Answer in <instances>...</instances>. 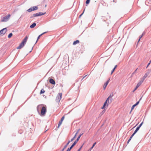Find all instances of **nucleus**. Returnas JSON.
Masks as SVG:
<instances>
[{
    "label": "nucleus",
    "mask_w": 151,
    "mask_h": 151,
    "mask_svg": "<svg viewBox=\"0 0 151 151\" xmlns=\"http://www.w3.org/2000/svg\"><path fill=\"white\" fill-rule=\"evenodd\" d=\"M65 149H64V147L63 148V149L61 151H63Z\"/></svg>",
    "instance_id": "obj_46"
},
{
    "label": "nucleus",
    "mask_w": 151,
    "mask_h": 151,
    "mask_svg": "<svg viewBox=\"0 0 151 151\" xmlns=\"http://www.w3.org/2000/svg\"><path fill=\"white\" fill-rule=\"evenodd\" d=\"M65 118L64 116H63L62 118H61V119L60 120L63 121V120Z\"/></svg>",
    "instance_id": "obj_30"
},
{
    "label": "nucleus",
    "mask_w": 151,
    "mask_h": 151,
    "mask_svg": "<svg viewBox=\"0 0 151 151\" xmlns=\"http://www.w3.org/2000/svg\"><path fill=\"white\" fill-rule=\"evenodd\" d=\"M87 76V75H86L85 76H84L83 78V79L84 78H85V77Z\"/></svg>",
    "instance_id": "obj_43"
},
{
    "label": "nucleus",
    "mask_w": 151,
    "mask_h": 151,
    "mask_svg": "<svg viewBox=\"0 0 151 151\" xmlns=\"http://www.w3.org/2000/svg\"><path fill=\"white\" fill-rule=\"evenodd\" d=\"M45 12L44 13H42L41 12H40L39 13H37L35 14H34L33 15V17H36L37 16H41L42 15H43L45 14Z\"/></svg>",
    "instance_id": "obj_4"
},
{
    "label": "nucleus",
    "mask_w": 151,
    "mask_h": 151,
    "mask_svg": "<svg viewBox=\"0 0 151 151\" xmlns=\"http://www.w3.org/2000/svg\"><path fill=\"white\" fill-rule=\"evenodd\" d=\"M139 127H137V128H136V129H137V130H139Z\"/></svg>",
    "instance_id": "obj_40"
},
{
    "label": "nucleus",
    "mask_w": 151,
    "mask_h": 151,
    "mask_svg": "<svg viewBox=\"0 0 151 151\" xmlns=\"http://www.w3.org/2000/svg\"><path fill=\"white\" fill-rule=\"evenodd\" d=\"M82 146H82L80 148H81H81H82Z\"/></svg>",
    "instance_id": "obj_48"
},
{
    "label": "nucleus",
    "mask_w": 151,
    "mask_h": 151,
    "mask_svg": "<svg viewBox=\"0 0 151 151\" xmlns=\"http://www.w3.org/2000/svg\"><path fill=\"white\" fill-rule=\"evenodd\" d=\"M90 0H87L86 1V4H88L89 3Z\"/></svg>",
    "instance_id": "obj_28"
},
{
    "label": "nucleus",
    "mask_w": 151,
    "mask_h": 151,
    "mask_svg": "<svg viewBox=\"0 0 151 151\" xmlns=\"http://www.w3.org/2000/svg\"><path fill=\"white\" fill-rule=\"evenodd\" d=\"M151 63V60L149 61V63L148 64L147 68V67L150 64V63Z\"/></svg>",
    "instance_id": "obj_32"
},
{
    "label": "nucleus",
    "mask_w": 151,
    "mask_h": 151,
    "mask_svg": "<svg viewBox=\"0 0 151 151\" xmlns=\"http://www.w3.org/2000/svg\"><path fill=\"white\" fill-rule=\"evenodd\" d=\"M84 11H85V9L83 11V13L81 14L80 16H79V17L80 18L81 16L83 15V13H84Z\"/></svg>",
    "instance_id": "obj_36"
},
{
    "label": "nucleus",
    "mask_w": 151,
    "mask_h": 151,
    "mask_svg": "<svg viewBox=\"0 0 151 151\" xmlns=\"http://www.w3.org/2000/svg\"><path fill=\"white\" fill-rule=\"evenodd\" d=\"M10 16H11L10 14H8V16H7L6 17H4L3 18L4 19L3 20H2L1 21L2 22H4L6 19H7L8 18H10Z\"/></svg>",
    "instance_id": "obj_7"
},
{
    "label": "nucleus",
    "mask_w": 151,
    "mask_h": 151,
    "mask_svg": "<svg viewBox=\"0 0 151 151\" xmlns=\"http://www.w3.org/2000/svg\"><path fill=\"white\" fill-rule=\"evenodd\" d=\"M62 122H63V121H62L61 120H60L58 124V128H59V127L62 124Z\"/></svg>",
    "instance_id": "obj_16"
},
{
    "label": "nucleus",
    "mask_w": 151,
    "mask_h": 151,
    "mask_svg": "<svg viewBox=\"0 0 151 151\" xmlns=\"http://www.w3.org/2000/svg\"><path fill=\"white\" fill-rule=\"evenodd\" d=\"M137 69H138L137 68L136 70L134 72V73H135L136 72V71L137 70Z\"/></svg>",
    "instance_id": "obj_44"
},
{
    "label": "nucleus",
    "mask_w": 151,
    "mask_h": 151,
    "mask_svg": "<svg viewBox=\"0 0 151 151\" xmlns=\"http://www.w3.org/2000/svg\"><path fill=\"white\" fill-rule=\"evenodd\" d=\"M143 82L142 81L140 80L139 82L137 84L136 87H137V88H138L142 83Z\"/></svg>",
    "instance_id": "obj_13"
},
{
    "label": "nucleus",
    "mask_w": 151,
    "mask_h": 151,
    "mask_svg": "<svg viewBox=\"0 0 151 151\" xmlns=\"http://www.w3.org/2000/svg\"><path fill=\"white\" fill-rule=\"evenodd\" d=\"M36 25V23L35 22H34L30 26V27L31 28H33Z\"/></svg>",
    "instance_id": "obj_12"
},
{
    "label": "nucleus",
    "mask_w": 151,
    "mask_h": 151,
    "mask_svg": "<svg viewBox=\"0 0 151 151\" xmlns=\"http://www.w3.org/2000/svg\"><path fill=\"white\" fill-rule=\"evenodd\" d=\"M79 130H78V131L76 132V133L75 136H74V137H73V139H75V138H76V135H77V134H78V131H79Z\"/></svg>",
    "instance_id": "obj_20"
},
{
    "label": "nucleus",
    "mask_w": 151,
    "mask_h": 151,
    "mask_svg": "<svg viewBox=\"0 0 151 151\" xmlns=\"http://www.w3.org/2000/svg\"><path fill=\"white\" fill-rule=\"evenodd\" d=\"M76 143L74 142L73 143L72 145L71 146V147H74V146L76 145Z\"/></svg>",
    "instance_id": "obj_27"
},
{
    "label": "nucleus",
    "mask_w": 151,
    "mask_h": 151,
    "mask_svg": "<svg viewBox=\"0 0 151 151\" xmlns=\"http://www.w3.org/2000/svg\"><path fill=\"white\" fill-rule=\"evenodd\" d=\"M136 131H137L138 130H137V129H136L135 130Z\"/></svg>",
    "instance_id": "obj_49"
},
{
    "label": "nucleus",
    "mask_w": 151,
    "mask_h": 151,
    "mask_svg": "<svg viewBox=\"0 0 151 151\" xmlns=\"http://www.w3.org/2000/svg\"><path fill=\"white\" fill-rule=\"evenodd\" d=\"M110 98V96H109L108 98L106 100V101H107L108 102H109V98Z\"/></svg>",
    "instance_id": "obj_29"
},
{
    "label": "nucleus",
    "mask_w": 151,
    "mask_h": 151,
    "mask_svg": "<svg viewBox=\"0 0 151 151\" xmlns=\"http://www.w3.org/2000/svg\"><path fill=\"white\" fill-rule=\"evenodd\" d=\"M78 141H79V140H77V139L76 140H75V142H75V143H77V142H78Z\"/></svg>",
    "instance_id": "obj_38"
},
{
    "label": "nucleus",
    "mask_w": 151,
    "mask_h": 151,
    "mask_svg": "<svg viewBox=\"0 0 151 151\" xmlns=\"http://www.w3.org/2000/svg\"><path fill=\"white\" fill-rule=\"evenodd\" d=\"M105 106H105V105H103V106L102 107L101 109H104L105 108Z\"/></svg>",
    "instance_id": "obj_37"
},
{
    "label": "nucleus",
    "mask_w": 151,
    "mask_h": 151,
    "mask_svg": "<svg viewBox=\"0 0 151 151\" xmlns=\"http://www.w3.org/2000/svg\"><path fill=\"white\" fill-rule=\"evenodd\" d=\"M109 96H110V97H111L112 96H111V95H110Z\"/></svg>",
    "instance_id": "obj_47"
},
{
    "label": "nucleus",
    "mask_w": 151,
    "mask_h": 151,
    "mask_svg": "<svg viewBox=\"0 0 151 151\" xmlns=\"http://www.w3.org/2000/svg\"><path fill=\"white\" fill-rule=\"evenodd\" d=\"M46 32H43V33H42V34H40V35H39V36L38 37H37V41L36 42V43L37 42L38 40L40 39V37L41 36H42V35H43V34H45V33Z\"/></svg>",
    "instance_id": "obj_11"
},
{
    "label": "nucleus",
    "mask_w": 151,
    "mask_h": 151,
    "mask_svg": "<svg viewBox=\"0 0 151 151\" xmlns=\"http://www.w3.org/2000/svg\"><path fill=\"white\" fill-rule=\"evenodd\" d=\"M74 140V139H73V138H72V139H71V141H71V142H72V141H73V140Z\"/></svg>",
    "instance_id": "obj_41"
},
{
    "label": "nucleus",
    "mask_w": 151,
    "mask_h": 151,
    "mask_svg": "<svg viewBox=\"0 0 151 151\" xmlns=\"http://www.w3.org/2000/svg\"><path fill=\"white\" fill-rule=\"evenodd\" d=\"M33 9H32V8H30V9H28L27 10V11L28 12H30L32 11H33Z\"/></svg>",
    "instance_id": "obj_17"
},
{
    "label": "nucleus",
    "mask_w": 151,
    "mask_h": 151,
    "mask_svg": "<svg viewBox=\"0 0 151 151\" xmlns=\"http://www.w3.org/2000/svg\"><path fill=\"white\" fill-rule=\"evenodd\" d=\"M108 102V101H106L104 102V105H105V106H106V104H107V103Z\"/></svg>",
    "instance_id": "obj_34"
},
{
    "label": "nucleus",
    "mask_w": 151,
    "mask_h": 151,
    "mask_svg": "<svg viewBox=\"0 0 151 151\" xmlns=\"http://www.w3.org/2000/svg\"><path fill=\"white\" fill-rule=\"evenodd\" d=\"M117 66V65H116L115 66V67H114V69H115L116 68Z\"/></svg>",
    "instance_id": "obj_39"
},
{
    "label": "nucleus",
    "mask_w": 151,
    "mask_h": 151,
    "mask_svg": "<svg viewBox=\"0 0 151 151\" xmlns=\"http://www.w3.org/2000/svg\"><path fill=\"white\" fill-rule=\"evenodd\" d=\"M147 76L148 74L147 73H145L143 77L141 79V80L143 82L145 79L147 77Z\"/></svg>",
    "instance_id": "obj_10"
},
{
    "label": "nucleus",
    "mask_w": 151,
    "mask_h": 151,
    "mask_svg": "<svg viewBox=\"0 0 151 151\" xmlns=\"http://www.w3.org/2000/svg\"><path fill=\"white\" fill-rule=\"evenodd\" d=\"M139 101L137 102L135 104L133 105L132 106L131 108V110L130 112V113H131L132 111L134 109V107L139 104Z\"/></svg>",
    "instance_id": "obj_6"
},
{
    "label": "nucleus",
    "mask_w": 151,
    "mask_h": 151,
    "mask_svg": "<svg viewBox=\"0 0 151 151\" xmlns=\"http://www.w3.org/2000/svg\"><path fill=\"white\" fill-rule=\"evenodd\" d=\"M73 147H71V146L70 147V148H69L66 151H70V150L72 149V148Z\"/></svg>",
    "instance_id": "obj_26"
},
{
    "label": "nucleus",
    "mask_w": 151,
    "mask_h": 151,
    "mask_svg": "<svg viewBox=\"0 0 151 151\" xmlns=\"http://www.w3.org/2000/svg\"><path fill=\"white\" fill-rule=\"evenodd\" d=\"M32 8L33 11L36 10L38 9V7L36 6H33Z\"/></svg>",
    "instance_id": "obj_18"
},
{
    "label": "nucleus",
    "mask_w": 151,
    "mask_h": 151,
    "mask_svg": "<svg viewBox=\"0 0 151 151\" xmlns=\"http://www.w3.org/2000/svg\"><path fill=\"white\" fill-rule=\"evenodd\" d=\"M145 33L144 32H143L142 35L140 37L139 39V40H138V42H139L140 40V39L142 37V36L145 35Z\"/></svg>",
    "instance_id": "obj_21"
},
{
    "label": "nucleus",
    "mask_w": 151,
    "mask_h": 151,
    "mask_svg": "<svg viewBox=\"0 0 151 151\" xmlns=\"http://www.w3.org/2000/svg\"><path fill=\"white\" fill-rule=\"evenodd\" d=\"M79 41L78 40H77L76 41H75L73 42V45H76L77 44H78L79 43Z\"/></svg>",
    "instance_id": "obj_14"
},
{
    "label": "nucleus",
    "mask_w": 151,
    "mask_h": 151,
    "mask_svg": "<svg viewBox=\"0 0 151 151\" xmlns=\"http://www.w3.org/2000/svg\"><path fill=\"white\" fill-rule=\"evenodd\" d=\"M109 80H108V81H107L104 84V86H103V88H104V89H105L107 86V85L108 84L109 82Z\"/></svg>",
    "instance_id": "obj_9"
},
{
    "label": "nucleus",
    "mask_w": 151,
    "mask_h": 151,
    "mask_svg": "<svg viewBox=\"0 0 151 151\" xmlns=\"http://www.w3.org/2000/svg\"><path fill=\"white\" fill-rule=\"evenodd\" d=\"M45 92V91L43 88H42L40 92V94H41L44 93Z\"/></svg>",
    "instance_id": "obj_15"
},
{
    "label": "nucleus",
    "mask_w": 151,
    "mask_h": 151,
    "mask_svg": "<svg viewBox=\"0 0 151 151\" xmlns=\"http://www.w3.org/2000/svg\"><path fill=\"white\" fill-rule=\"evenodd\" d=\"M96 144V142H95L94 143L92 147H91V150L93 147L95 146V145Z\"/></svg>",
    "instance_id": "obj_25"
},
{
    "label": "nucleus",
    "mask_w": 151,
    "mask_h": 151,
    "mask_svg": "<svg viewBox=\"0 0 151 151\" xmlns=\"http://www.w3.org/2000/svg\"><path fill=\"white\" fill-rule=\"evenodd\" d=\"M41 108V115L42 116H44L47 111L46 106H44L43 104H40L38 106L37 109L38 111H39V109Z\"/></svg>",
    "instance_id": "obj_1"
},
{
    "label": "nucleus",
    "mask_w": 151,
    "mask_h": 151,
    "mask_svg": "<svg viewBox=\"0 0 151 151\" xmlns=\"http://www.w3.org/2000/svg\"><path fill=\"white\" fill-rule=\"evenodd\" d=\"M83 134H80L79 136L77 138V140H79L81 137V136Z\"/></svg>",
    "instance_id": "obj_24"
},
{
    "label": "nucleus",
    "mask_w": 151,
    "mask_h": 151,
    "mask_svg": "<svg viewBox=\"0 0 151 151\" xmlns=\"http://www.w3.org/2000/svg\"><path fill=\"white\" fill-rule=\"evenodd\" d=\"M133 136L132 135L130 137V138L128 140V142H127V143H129V142H130V141L131 140V139L132 138V137H133Z\"/></svg>",
    "instance_id": "obj_22"
},
{
    "label": "nucleus",
    "mask_w": 151,
    "mask_h": 151,
    "mask_svg": "<svg viewBox=\"0 0 151 151\" xmlns=\"http://www.w3.org/2000/svg\"><path fill=\"white\" fill-rule=\"evenodd\" d=\"M80 150H81V148H79V149L78 150V151H80Z\"/></svg>",
    "instance_id": "obj_45"
},
{
    "label": "nucleus",
    "mask_w": 151,
    "mask_h": 151,
    "mask_svg": "<svg viewBox=\"0 0 151 151\" xmlns=\"http://www.w3.org/2000/svg\"><path fill=\"white\" fill-rule=\"evenodd\" d=\"M62 96V93H59L58 96L57 97V101H60L61 99Z\"/></svg>",
    "instance_id": "obj_5"
},
{
    "label": "nucleus",
    "mask_w": 151,
    "mask_h": 151,
    "mask_svg": "<svg viewBox=\"0 0 151 151\" xmlns=\"http://www.w3.org/2000/svg\"><path fill=\"white\" fill-rule=\"evenodd\" d=\"M115 70V69H114V68L113 69V70L111 71V74H112L113 73L114 71Z\"/></svg>",
    "instance_id": "obj_33"
},
{
    "label": "nucleus",
    "mask_w": 151,
    "mask_h": 151,
    "mask_svg": "<svg viewBox=\"0 0 151 151\" xmlns=\"http://www.w3.org/2000/svg\"><path fill=\"white\" fill-rule=\"evenodd\" d=\"M7 31L6 28H4L0 31V36L4 35Z\"/></svg>",
    "instance_id": "obj_3"
},
{
    "label": "nucleus",
    "mask_w": 151,
    "mask_h": 151,
    "mask_svg": "<svg viewBox=\"0 0 151 151\" xmlns=\"http://www.w3.org/2000/svg\"><path fill=\"white\" fill-rule=\"evenodd\" d=\"M50 83L53 85H55V81L52 79H50L49 80Z\"/></svg>",
    "instance_id": "obj_8"
},
{
    "label": "nucleus",
    "mask_w": 151,
    "mask_h": 151,
    "mask_svg": "<svg viewBox=\"0 0 151 151\" xmlns=\"http://www.w3.org/2000/svg\"><path fill=\"white\" fill-rule=\"evenodd\" d=\"M143 124V122H142L140 124V125H139V126L138 127H139V128H140V127L142 125V124Z\"/></svg>",
    "instance_id": "obj_35"
},
{
    "label": "nucleus",
    "mask_w": 151,
    "mask_h": 151,
    "mask_svg": "<svg viewBox=\"0 0 151 151\" xmlns=\"http://www.w3.org/2000/svg\"><path fill=\"white\" fill-rule=\"evenodd\" d=\"M70 141L69 140L68 142L66 144V145L64 146V149H65L67 147L68 145H69V143H70Z\"/></svg>",
    "instance_id": "obj_19"
},
{
    "label": "nucleus",
    "mask_w": 151,
    "mask_h": 151,
    "mask_svg": "<svg viewBox=\"0 0 151 151\" xmlns=\"http://www.w3.org/2000/svg\"><path fill=\"white\" fill-rule=\"evenodd\" d=\"M13 34L12 33H10L8 35V37L9 38H11Z\"/></svg>",
    "instance_id": "obj_23"
},
{
    "label": "nucleus",
    "mask_w": 151,
    "mask_h": 151,
    "mask_svg": "<svg viewBox=\"0 0 151 151\" xmlns=\"http://www.w3.org/2000/svg\"><path fill=\"white\" fill-rule=\"evenodd\" d=\"M137 132V131L135 130L134 132V133L132 134V135L133 136H134V135L136 134V133Z\"/></svg>",
    "instance_id": "obj_31"
},
{
    "label": "nucleus",
    "mask_w": 151,
    "mask_h": 151,
    "mask_svg": "<svg viewBox=\"0 0 151 151\" xmlns=\"http://www.w3.org/2000/svg\"><path fill=\"white\" fill-rule=\"evenodd\" d=\"M137 87H136V88H135V89H134V91H135V90H136L137 89Z\"/></svg>",
    "instance_id": "obj_42"
},
{
    "label": "nucleus",
    "mask_w": 151,
    "mask_h": 151,
    "mask_svg": "<svg viewBox=\"0 0 151 151\" xmlns=\"http://www.w3.org/2000/svg\"><path fill=\"white\" fill-rule=\"evenodd\" d=\"M28 38V37L27 36H26L19 46L17 47V49H20L23 47L24 45L26 44Z\"/></svg>",
    "instance_id": "obj_2"
}]
</instances>
